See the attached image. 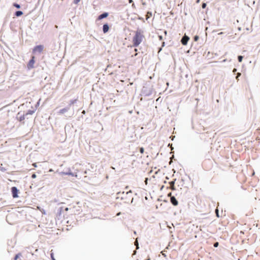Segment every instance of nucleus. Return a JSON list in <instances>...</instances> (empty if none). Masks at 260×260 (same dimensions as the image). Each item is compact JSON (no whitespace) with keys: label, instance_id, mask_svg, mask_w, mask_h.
I'll list each match as a JSON object with an SVG mask.
<instances>
[{"label":"nucleus","instance_id":"1","mask_svg":"<svg viewBox=\"0 0 260 260\" xmlns=\"http://www.w3.org/2000/svg\"><path fill=\"white\" fill-rule=\"evenodd\" d=\"M144 37L143 31L138 28L136 31L135 35L133 39V46L134 47H138L142 42Z\"/></svg>","mask_w":260,"mask_h":260},{"label":"nucleus","instance_id":"2","mask_svg":"<svg viewBox=\"0 0 260 260\" xmlns=\"http://www.w3.org/2000/svg\"><path fill=\"white\" fill-rule=\"evenodd\" d=\"M153 89L149 86H144L141 91V95L144 96H149L152 94Z\"/></svg>","mask_w":260,"mask_h":260},{"label":"nucleus","instance_id":"3","mask_svg":"<svg viewBox=\"0 0 260 260\" xmlns=\"http://www.w3.org/2000/svg\"><path fill=\"white\" fill-rule=\"evenodd\" d=\"M57 172L61 176H63V175H69V176H77V175H75L74 173H72L71 171V170L70 168H68V171H66V172H58V171H57Z\"/></svg>","mask_w":260,"mask_h":260},{"label":"nucleus","instance_id":"4","mask_svg":"<svg viewBox=\"0 0 260 260\" xmlns=\"http://www.w3.org/2000/svg\"><path fill=\"white\" fill-rule=\"evenodd\" d=\"M11 192L13 198H17L18 197L19 190L16 187H12L11 188Z\"/></svg>","mask_w":260,"mask_h":260},{"label":"nucleus","instance_id":"5","mask_svg":"<svg viewBox=\"0 0 260 260\" xmlns=\"http://www.w3.org/2000/svg\"><path fill=\"white\" fill-rule=\"evenodd\" d=\"M44 47L42 45L36 46L33 49L32 52L34 53L38 51L39 53H41L43 50Z\"/></svg>","mask_w":260,"mask_h":260},{"label":"nucleus","instance_id":"6","mask_svg":"<svg viewBox=\"0 0 260 260\" xmlns=\"http://www.w3.org/2000/svg\"><path fill=\"white\" fill-rule=\"evenodd\" d=\"M189 40V38L188 36L184 35V36L182 37V38L181 40V42L182 45H187V42Z\"/></svg>","mask_w":260,"mask_h":260},{"label":"nucleus","instance_id":"7","mask_svg":"<svg viewBox=\"0 0 260 260\" xmlns=\"http://www.w3.org/2000/svg\"><path fill=\"white\" fill-rule=\"evenodd\" d=\"M70 109V108L67 106L66 107L60 109L58 111L57 113H58V114H59V115L63 114L64 113L67 112Z\"/></svg>","mask_w":260,"mask_h":260},{"label":"nucleus","instance_id":"8","mask_svg":"<svg viewBox=\"0 0 260 260\" xmlns=\"http://www.w3.org/2000/svg\"><path fill=\"white\" fill-rule=\"evenodd\" d=\"M108 15L109 13L108 12H104L98 16V20H100L104 18H106L108 16Z\"/></svg>","mask_w":260,"mask_h":260},{"label":"nucleus","instance_id":"9","mask_svg":"<svg viewBox=\"0 0 260 260\" xmlns=\"http://www.w3.org/2000/svg\"><path fill=\"white\" fill-rule=\"evenodd\" d=\"M170 202L174 206H177L178 204V202L174 196L171 197Z\"/></svg>","mask_w":260,"mask_h":260},{"label":"nucleus","instance_id":"10","mask_svg":"<svg viewBox=\"0 0 260 260\" xmlns=\"http://www.w3.org/2000/svg\"><path fill=\"white\" fill-rule=\"evenodd\" d=\"M63 210V207H60L58 208V209L57 210L56 216L58 219L61 216Z\"/></svg>","mask_w":260,"mask_h":260},{"label":"nucleus","instance_id":"11","mask_svg":"<svg viewBox=\"0 0 260 260\" xmlns=\"http://www.w3.org/2000/svg\"><path fill=\"white\" fill-rule=\"evenodd\" d=\"M34 58L35 57L33 56L32 57V58L28 62L27 67L29 69L32 68L34 67V64L35 63Z\"/></svg>","mask_w":260,"mask_h":260},{"label":"nucleus","instance_id":"12","mask_svg":"<svg viewBox=\"0 0 260 260\" xmlns=\"http://www.w3.org/2000/svg\"><path fill=\"white\" fill-rule=\"evenodd\" d=\"M109 29V26L108 23H105L103 26V31L104 34L107 33Z\"/></svg>","mask_w":260,"mask_h":260},{"label":"nucleus","instance_id":"13","mask_svg":"<svg viewBox=\"0 0 260 260\" xmlns=\"http://www.w3.org/2000/svg\"><path fill=\"white\" fill-rule=\"evenodd\" d=\"M77 101H78V98H76V99H72V100H71L70 101V102H69V104H68V106L70 108H71V106L72 105H74L75 104H76L77 102Z\"/></svg>","mask_w":260,"mask_h":260},{"label":"nucleus","instance_id":"14","mask_svg":"<svg viewBox=\"0 0 260 260\" xmlns=\"http://www.w3.org/2000/svg\"><path fill=\"white\" fill-rule=\"evenodd\" d=\"M20 115V113H18L17 114V118L19 119L20 121H22V120H24L25 118V117L26 116L25 114H24L23 115H21L19 117L18 116Z\"/></svg>","mask_w":260,"mask_h":260},{"label":"nucleus","instance_id":"15","mask_svg":"<svg viewBox=\"0 0 260 260\" xmlns=\"http://www.w3.org/2000/svg\"><path fill=\"white\" fill-rule=\"evenodd\" d=\"M176 180V179H175L174 180L172 181L169 182V183H170V185L171 186V188L173 190H175V187H174V184H175V182Z\"/></svg>","mask_w":260,"mask_h":260},{"label":"nucleus","instance_id":"16","mask_svg":"<svg viewBox=\"0 0 260 260\" xmlns=\"http://www.w3.org/2000/svg\"><path fill=\"white\" fill-rule=\"evenodd\" d=\"M23 15V12L21 11H17L15 13V16L16 17H19Z\"/></svg>","mask_w":260,"mask_h":260},{"label":"nucleus","instance_id":"17","mask_svg":"<svg viewBox=\"0 0 260 260\" xmlns=\"http://www.w3.org/2000/svg\"><path fill=\"white\" fill-rule=\"evenodd\" d=\"M37 208L42 212L43 214L45 215L46 214V211L44 209L42 208L41 207L38 206Z\"/></svg>","mask_w":260,"mask_h":260},{"label":"nucleus","instance_id":"18","mask_svg":"<svg viewBox=\"0 0 260 260\" xmlns=\"http://www.w3.org/2000/svg\"><path fill=\"white\" fill-rule=\"evenodd\" d=\"M35 112V110H29L27 111V112L25 113L26 115L27 116V115H32V114H34Z\"/></svg>","mask_w":260,"mask_h":260},{"label":"nucleus","instance_id":"19","mask_svg":"<svg viewBox=\"0 0 260 260\" xmlns=\"http://www.w3.org/2000/svg\"><path fill=\"white\" fill-rule=\"evenodd\" d=\"M22 256V254L21 253H18L15 256L14 258V260H17L18 258H19L20 256Z\"/></svg>","mask_w":260,"mask_h":260},{"label":"nucleus","instance_id":"20","mask_svg":"<svg viewBox=\"0 0 260 260\" xmlns=\"http://www.w3.org/2000/svg\"><path fill=\"white\" fill-rule=\"evenodd\" d=\"M13 6H14V7H15L17 9H20V5L19 4H18L14 3L13 4Z\"/></svg>","mask_w":260,"mask_h":260},{"label":"nucleus","instance_id":"21","mask_svg":"<svg viewBox=\"0 0 260 260\" xmlns=\"http://www.w3.org/2000/svg\"><path fill=\"white\" fill-rule=\"evenodd\" d=\"M243 58V56H242V55H239V56H238V61H239V62H242Z\"/></svg>","mask_w":260,"mask_h":260},{"label":"nucleus","instance_id":"22","mask_svg":"<svg viewBox=\"0 0 260 260\" xmlns=\"http://www.w3.org/2000/svg\"><path fill=\"white\" fill-rule=\"evenodd\" d=\"M241 75V74L240 73H238L237 74V76H236V79L239 80V77H240Z\"/></svg>","mask_w":260,"mask_h":260},{"label":"nucleus","instance_id":"23","mask_svg":"<svg viewBox=\"0 0 260 260\" xmlns=\"http://www.w3.org/2000/svg\"><path fill=\"white\" fill-rule=\"evenodd\" d=\"M199 39V37L198 36H195L193 38V40L194 41H197Z\"/></svg>","mask_w":260,"mask_h":260},{"label":"nucleus","instance_id":"24","mask_svg":"<svg viewBox=\"0 0 260 260\" xmlns=\"http://www.w3.org/2000/svg\"><path fill=\"white\" fill-rule=\"evenodd\" d=\"M139 151L141 153H143L144 151V149L143 147L140 148Z\"/></svg>","mask_w":260,"mask_h":260},{"label":"nucleus","instance_id":"25","mask_svg":"<svg viewBox=\"0 0 260 260\" xmlns=\"http://www.w3.org/2000/svg\"><path fill=\"white\" fill-rule=\"evenodd\" d=\"M219 245V243L218 242H215L214 244H213V246L214 247H217Z\"/></svg>","mask_w":260,"mask_h":260},{"label":"nucleus","instance_id":"26","mask_svg":"<svg viewBox=\"0 0 260 260\" xmlns=\"http://www.w3.org/2000/svg\"><path fill=\"white\" fill-rule=\"evenodd\" d=\"M215 212H216V214L217 217H219V212H218V209H216L215 210Z\"/></svg>","mask_w":260,"mask_h":260},{"label":"nucleus","instance_id":"27","mask_svg":"<svg viewBox=\"0 0 260 260\" xmlns=\"http://www.w3.org/2000/svg\"><path fill=\"white\" fill-rule=\"evenodd\" d=\"M50 256H51V259L52 260H56L54 257V256H53V253H51L50 254Z\"/></svg>","mask_w":260,"mask_h":260},{"label":"nucleus","instance_id":"28","mask_svg":"<svg viewBox=\"0 0 260 260\" xmlns=\"http://www.w3.org/2000/svg\"><path fill=\"white\" fill-rule=\"evenodd\" d=\"M207 5L206 3H203L202 5V7L203 9H205Z\"/></svg>","mask_w":260,"mask_h":260},{"label":"nucleus","instance_id":"29","mask_svg":"<svg viewBox=\"0 0 260 260\" xmlns=\"http://www.w3.org/2000/svg\"><path fill=\"white\" fill-rule=\"evenodd\" d=\"M81 0H74L73 3L75 4H77Z\"/></svg>","mask_w":260,"mask_h":260},{"label":"nucleus","instance_id":"30","mask_svg":"<svg viewBox=\"0 0 260 260\" xmlns=\"http://www.w3.org/2000/svg\"><path fill=\"white\" fill-rule=\"evenodd\" d=\"M36 177V175L35 174H33L32 175H31V178H35Z\"/></svg>","mask_w":260,"mask_h":260},{"label":"nucleus","instance_id":"31","mask_svg":"<svg viewBox=\"0 0 260 260\" xmlns=\"http://www.w3.org/2000/svg\"><path fill=\"white\" fill-rule=\"evenodd\" d=\"M237 70L236 68H234L233 70V72L235 73L237 72Z\"/></svg>","mask_w":260,"mask_h":260},{"label":"nucleus","instance_id":"32","mask_svg":"<svg viewBox=\"0 0 260 260\" xmlns=\"http://www.w3.org/2000/svg\"><path fill=\"white\" fill-rule=\"evenodd\" d=\"M135 245H137V246H138V241H136L135 242Z\"/></svg>","mask_w":260,"mask_h":260},{"label":"nucleus","instance_id":"33","mask_svg":"<svg viewBox=\"0 0 260 260\" xmlns=\"http://www.w3.org/2000/svg\"><path fill=\"white\" fill-rule=\"evenodd\" d=\"M129 3H132L133 2V0H128Z\"/></svg>","mask_w":260,"mask_h":260},{"label":"nucleus","instance_id":"34","mask_svg":"<svg viewBox=\"0 0 260 260\" xmlns=\"http://www.w3.org/2000/svg\"><path fill=\"white\" fill-rule=\"evenodd\" d=\"M129 193H132V191L129 190V191L127 192V194H128Z\"/></svg>","mask_w":260,"mask_h":260},{"label":"nucleus","instance_id":"35","mask_svg":"<svg viewBox=\"0 0 260 260\" xmlns=\"http://www.w3.org/2000/svg\"><path fill=\"white\" fill-rule=\"evenodd\" d=\"M64 210H65L66 211H68V208H67V207L65 208H64Z\"/></svg>","mask_w":260,"mask_h":260},{"label":"nucleus","instance_id":"36","mask_svg":"<svg viewBox=\"0 0 260 260\" xmlns=\"http://www.w3.org/2000/svg\"><path fill=\"white\" fill-rule=\"evenodd\" d=\"M159 39H160V40H161V39H162V36H159Z\"/></svg>","mask_w":260,"mask_h":260},{"label":"nucleus","instance_id":"37","mask_svg":"<svg viewBox=\"0 0 260 260\" xmlns=\"http://www.w3.org/2000/svg\"><path fill=\"white\" fill-rule=\"evenodd\" d=\"M162 255H163L165 257H166V255L165 254L162 253Z\"/></svg>","mask_w":260,"mask_h":260},{"label":"nucleus","instance_id":"38","mask_svg":"<svg viewBox=\"0 0 260 260\" xmlns=\"http://www.w3.org/2000/svg\"><path fill=\"white\" fill-rule=\"evenodd\" d=\"M1 170H2V171H4V170H5V169H4V168H2Z\"/></svg>","mask_w":260,"mask_h":260},{"label":"nucleus","instance_id":"39","mask_svg":"<svg viewBox=\"0 0 260 260\" xmlns=\"http://www.w3.org/2000/svg\"><path fill=\"white\" fill-rule=\"evenodd\" d=\"M134 234L135 235H136V231H134Z\"/></svg>","mask_w":260,"mask_h":260},{"label":"nucleus","instance_id":"40","mask_svg":"<svg viewBox=\"0 0 260 260\" xmlns=\"http://www.w3.org/2000/svg\"><path fill=\"white\" fill-rule=\"evenodd\" d=\"M223 34V32H220L219 34Z\"/></svg>","mask_w":260,"mask_h":260},{"label":"nucleus","instance_id":"41","mask_svg":"<svg viewBox=\"0 0 260 260\" xmlns=\"http://www.w3.org/2000/svg\"><path fill=\"white\" fill-rule=\"evenodd\" d=\"M223 62H225V59H224V60H223Z\"/></svg>","mask_w":260,"mask_h":260},{"label":"nucleus","instance_id":"42","mask_svg":"<svg viewBox=\"0 0 260 260\" xmlns=\"http://www.w3.org/2000/svg\"><path fill=\"white\" fill-rule=\"evenodd\" d=\"M146 260H150V258L146 259Z\"/></svg>","mask_w":260,"mask_h":260}]
</instances>
